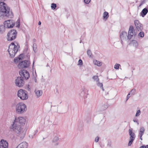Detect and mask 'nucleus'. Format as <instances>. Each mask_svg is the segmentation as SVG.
Wrapping results in <instances>:
<instances>
[{
	"label": "nucleus",
	"mask_w": 148,
	"mask_h": 148,
	"mask_svg": "<svg viewBox=\"0 0 148 148\" xmlns=\"http://www.w3.org/2000/svg\"><path fill=\"white\" fill-rule=\"evenodd\" d=\"M47 66H49V65L48 64H47Z\"/></svg>",
	"instance_id": "680f3d73"
},
{
	"label": "nucleus",
	"mask_w": 148,
	"mask_h": 148,
	"mask_svg": "<svg viewBox=\"0 0 148 148\" xmlns=\"http://www.w3.org/2000/svg\"><path fill=\"white\" fill-rule=\"evenodd\" d=\"M41 22L40 21H39L38 23V25H40L41 24Z\"/></svg>",
	"instance_id": "864d4df0"
},
{
	"label": "nucleus",
	"mask_w": 148,
	"mask_h": 148,
	"mask_svg": "<svg viewBox=\"0 0 148 148\" xmlns=\"http://www.w3.org/2000/svg\"><path fill=\"white\" fill-rule=\"evenodd\" d=\"M129 133L130 135V139H135L136 136L134 133L132 132V129H130L129 130Z\"/></svg>",
	"instance_id": "dca6fc26"
},
{
	"label": "nucleus",
	"mask_w": 148,
	"mask_h": 148,
	"mask_svg": "<svg viewBox=\"0 0 148 148\" xmlns=\"http://www.w3.org/2000/svg\"><path fill=\"white\" fill-rule=\"evenodd\" d=\"M23 56V54H20V55H19V57L15 58L14 59V62L15 63H17V62H18L19 60L22 59V57H20V56H21V57L22 56Z\"/></svg>",
	"instance_id": "412c9836"
},
{
	"label": "nucleus",
	"mask_w": 148,
	"mask_h": 148,
	"mask_svg": "<svg viewBox=\"0 0 148 148\" xmlns=\"http://www.w3.org/2000/svg\"><path fill=\"white\" fill-rule=\"evenodd\" d=\"M84 2L86 4H88L90 2L91 0H84Z\"/></svg>",
	"instance_id": "4c0bfd02"
},
{
	"label": "nucleus",
	"mask_w": 148,
	"mask_h": 148,
	"mask_svg": "<svg viewBox=\"0 0 148 148\" xmlns=\"http://www.w3.org/2000/svg\"><path fill=\"white\" fill-rule=\"evenodd\" d=\"M83 64V62L82 60L79 59L78 61V65H82Z\"/></svg>",
	"instance_id": "e433bc0d"
},
{
	"label": "nucleus",
	"mask_w": 148,
	"mask_h": 148,
	"mask_svg": "<svg viewBox=\"0 0 148 148\" xmlns=\"http://www.w3.org/2000/svg\"><path fill=\"white\" fill-rule=\"evenodd\" d=\"M82 36H81V37L80 38V43H81L82 42Z\"/></svg>",
	"instance_id": "8fccbe9b"
},
{
	"label": "nucleus",
	"mask_w": 148,
	"mask_h": 148,
	"mask_svg": "<svg viewBox=\"0 0 148 148\" xmlns=\"http://www.w3.org/2000/svg\"><path fill=\"white\" fill-rule=\"evenodd\" d=\"M140 110H138L137 111L136 114H135V116H139L140 113Z\"/></svg>",
	"instance_id": "c9c22d12"
},
{
	"label": "nucleus",
	"mask_w": 148,
	"mask_h": 148,
	"mask_svg": "<svg viewBox=\"0 0 148 148\" xmlns=\"http://www.w3.org/2000/svg\"><path fill=\"white\" fill-rule=\"evenodd\" d=\"M19 73L22 77L23 78H24L26 79H28L30 77L29 74V72L25 69L21 70H20Z\"/></svg>",
	"instance_id": "6e6552de"
},
{
	"label": "nucleus",
	"mask_w": 148,
	"mask_h": 148,
	"mask_svg": "<svg viewBox=\"0 0 148 148\" xmlns=\"http://www.w3.org/2000/svg\"><path fill=\"white\" fill-rule=\"evenodd\" d=\"M139 37L141 38H143L144 36V34L143 32H140L138 34Z\"/></svg>",
	"instance_id": "c756f323"
},
{
	"label": "nucleus",
	"mask_w": 148,
	"mask_h": 148,
	"mask_svg": "<svg viewBox=\"0 0 148 148\" xmlns=\"http://www.w3.org/2000/svg\"><path fill=\"white\" fill-rule=\"evenodd\" d=\"M28 145L27 142H23L19 144L16 148H27Z\"/></svg>",
	"instance_id": "2eb2a0df"
},
{
	"label": "nucleus",
	"mask_w": 148,
	"mask_h": 148,
	"mask_svg": "<svg viewBox=\"0 0 148 148\" xmlns=\"http://www.w3.org/2000/svg\"><path fill=\"white\" fill-rule=\"evenodd\" d=\"M92 78L94 81H95L97 82L99 81V78L98 76L97 75L94 76L92 77Z\"/></svg>",
	"instance_id": "a878e982"
},
{
	"label": "nucleus",
	"mask_w": 148,
	"mask_h": 148,
	"mask_svg": "<svg viewBox=\"0 0 148 148\" xmlns=\"http://www.w3.org/2000/svg\"><path fill=\"white\" fill-rule=\"evenodd\" d=\"M86 91H87L84 89V90H83L81 92V94H84L83 97L84 98L87 97V94Z\"/></svg>",
	"instance_id": "b1692460"
},
{
	"label": "nucleus",
	"mask_w": 148,
	"mask_h": 148,
	"mask_svg": "<svg viewBox=\"0 0 148 148\" xmlns=\"http://www.w3.org/2000/svg\"><path fill=\"white\" fill-rule=\"evenodd\" d=\"M99 137L98 136H97L95 139V141L96 142H98L99 140Z\"/></svg>",
	"instance_id": "79ce46f5"
},
{
	"label": "nucleus",
	"mask_w": 148,
	"mask_h": 148,
	"mask_svg": "<svg viewBox=\"0 0 148 148\" xmlns=\"http://www.w3.org/2000/svg\"><path fill=\"white\" fill-rule=\"evenodd\" d=\"M26 105L23 103L20 102L18 103L16 106V111L18 114H22L27 110Z\"/></svg>",
	"instance_id": "39448f33"
},
{
	"label": "nucleus",
	"mask_w": 148,
	"mask_h": 148,
	"mask_svg": "<svg viewBox=\"0 0 148 148\" xmlns=\"http://www.w3.org/2000/svg\"><path fill=\"white\" fill-rule=\"evenodd\" d=\"M109 17V14L107 12H105L103 14V19L106 21Z\"/></svg>",
	"instance_id": "4be33fe9"
},
{
	"label": "nucleus",
	"mask_w": 148,
	"mask_h": 148,
	"mask_svg": "<svg viewBox=\"0 0 148 148\" xmlns=\"http://www.w3.org/2000/svg\"><path fill=\"white\" fill-rule=\"evenodd\" d=\"M30 64L29 61L25 60L22 61L18 64V66L20 68H25L29 67Z\"/></svg>",
	"instance_id": "9d476101"
},
{
	"label": "nucleus",
	"mask_w": 148,
	"mask_h": 148,
	"mask_svg": "<svg viewBox=\"0 0 148 148\" xmlns=\"http://www.w3.org/2000/svg\"><path fill=\"white\" fill-rule=\"evenodd\" d=\"M51 71H52V70H51H51H50L51 72Z\"/></svg>",
	"instance_id": "e2e57ef3"
},
{
	"label": "nucleus",
	"mask_w": 148,
	"mask_h": 148,
	"mask_svg": "<svg viewBox=\"0 0 148 148\" xmlns=\"http://www.w3.org/2000/svg\"><path fill=\"white\" fill-rule=\"evenodd\" d=\"M136 91L135 89L134 88L132 89L131 91L129 93L130 95L131 94L132 95H134Z\"/></svg>",
	"instance_id": "c85d7f7f"
},
{
	"label": "nucleus",
	"mask_w": 148,
	"mask_h": 148,
	"mask_svg": "<svg viewBox=\"0 0 148 148\" xmlns=\"http://www.w3.org/2000/svg\"><path fill=\"white\" fill-rule=\"evenodd\" d=\"M6 4L3 2H0V12L2 16L10 18L13 16V12L10 10V8L5 6Z\"/></svg>",
	"instance_id": "7ed1b4c3"
},
{
	"label": "nucleus",
	"mask_w": 148,
	"mask_h": 148,
	"mask_svg": "<svg viewBox=\"0 0 148 148\" xmlns=\"http://www.w3.org/2000/svg\"><path fill=\"white\" fill-rule=\"evenodd\" d=\"M58 140V137L57 136H55L54 138L52 140V142L53 143H56Z\"/></svg>",
	"instance_id": "bb28decb"
},
{
	"label": "nucleus",
	"mask_w": 148,
	"mask_h": 148,
	"mask_svg": "<svg viewBox=\"0 0 148 148\" xmlns=\"http://www.w3.org/2000/svg\"><path fill=\"white\" fill-rule=\"evenodd\" d=\"M4 24L7 28H12L15 25L13 21L10 20L5 21Z\"/></svg>",
	"instance_id": "9b49d317"
},
{
	"label": "nucleus",
	"mask_w": 148,
	"mask_h": 148,
	"mask_svg": "<svg viewBox=\"0 0 148 148\" xmlns=\"http://www.w3.org/2000/svg\"><path fill=\"white\" fill-rule=\"evenodd\" d=\"M100 146L102 148H103V147H104V145H100Z\"/></svg>",
	"instance_id": "603ef678"
},
{
	"label": "nucleus",
	"mask_w": 148,
	"mask_h": 148,
	"mask_svg": "<svg viewBox=\"0 0 148 148\" xmlns=\"http://www.w3.org/2000/svg\"><path fill=\"white\" fill-rule=\"evenodd\" d=\"M97 86L99 87L103 91H104V90L103 87V84L102 83H100L99 82V81L97 82Z\"/></svg>",
	"instance_id": "393cba45"
},
{
	"label": "nucleus",
	"mask_w": 148,
	"mask_h": 148,
	"mask_svg": "<svg viewBox=\"0 0 148 148\" xmlns=\"http://www.w3.org/2000/svg\"><path fill=\"white\" fill-rule=\"evenodd\" d=\"M130 95V94L128 93L126 97V101H127L130 97V96L129 95Z\"/></svg>",
	"instance_id": "49530a36"
},
{
	"label": "nucleus",
	"mask_w": 148,
	"mask_h": 148,
	"mask_svg": "<svg viewBox=\"0 0 148 148\" xmlns=\"http://www.w3.org/2000/svg\"><path fill=\"white\" fill-rule=\"evenodd\" d=\"M148 0H141V2L143 4L145 3Z\"/></svg>",
	"instance_id": "37998d69"
},
{
	"label": "nucleus",
	"mask_w": 148,
	"mask_h": 148,
	"mask_svg": "<svg viewBox=\"0 0 148 148\" xmlns=\"http://www.w3.org/2000/svg\"><path fill=\"white\" fill-rule=\"evenodd\" d=\"M17 23H18V25L16 26L17 27H19L20 26V22L19 20L18 19L17 20Z\"/></svg>",
	"instance_id": "a19ab883"
},
{
	"label": "nucleus",
	"mask_w": 148,
	"mask_h": 148,
	"mask_svg": "<svg viewBox=\"0 0 148 148\" xmlns=\"http://www.w3.org/2000/svg\"><path fill=\"white\" fill-rule=\"evenodd\" d=\"M143 5V4L142 3H141V2L140 4V5H139V7H140V6H141V5Z\"/></svg>",
	"instance_id": "5fc2aeb1"
},
{
	"label": "nucleus",
	"mask_w": 148,
	"mask_h": 148,
	"mask_svg": "<svg viewBox=\"0 0 148 148\" xmlns=\"http://www.w3.org/2000/svg\"><path fill=\"white\" fill-rule=\"evenodd\" d=\"M8 142L4 140H2L0 141V148H8Z\"/></svg>",
	"instance_id": "4468645a"
},
{
	"label": "nucleus",
	"mask_w": 148,
	"mask_h": 148,
	"mask_svg": "<svg viewBox=\"0 0 148 148\" xmlns=\"http://www.w3.org/2000/svg\"><path fill=\"white\" fill-rule=\"evenodd\" d=\"M111 145V142L110 140H109L108 141V143L107 145L109 147H110Z\"/></svg>",
	"instance_id": "ea45409f"
},
{
	"label": "nucleus",
	"mask_w": 148,
	"mask_h": 148,
	"mask_svg": "<svg viewBox=\"0 0 148 148\" xmlns=\"http://www.w3.org/2000/svg\"><path fill=\"white\" fill-rule=\"evenodd\" d=\"M33 50L36 53L37 51L36 44L35 43H34L33 46Z\"/></svg>",
	"instance_id": "cd10ccee"
},
{
	"label": "nucleus",
	"mask_w": 148,
	"mask_h": 148,
	"mask_svg": "<svg viewBox=\"0 0 148 148\" xmlns=\"http://www.w3.org/2000/svg\"><path fill=\"white\" fill-rule=\"evenodd\" d=\"M34 92L37 97H39L42 94V91L41 90H37L36 89L34 91Z\"/></svg>",
	"instance_id": "a211bd4d"
},
{
	"label": "nucleus",
	"mask_w": 148,
	"mask_h": 148,
	"mask_svg": "<svg viewBox=\"0 0 148 148\" xmlns=\"http://www.w3.org/2000/svg\"><path fill=\"white\" fill-rule=\"evenodd\" d=\"M11 138L12 140L14 139L15 138V137L14 136H13L12 137H11Z\"/></svg>",
	"instance_id": "6e6d98bb"
},
{
	"label": "nucleus",
	"mask_w": 148,
	"mask_h": 148,
	"mask_svg": "<svg viewBox=\"0 0 148 148\" xmlns=\"http://www.w3.org/2000/svg\"><path fill=\"white\" fill-rule=\"evenodd\" d=\"M17 33V32L15 29H12L10 30L7 35V40L12 41L15 39L16 37Z\"/></svg>",
	"instance_id": "423d86ee"
},
{
	"label": "nucleus",
	"mask_w": 148,
	"mask_h": 148,
	"mask_svg": "<svg viewBox=\"0 0 148 148\" xmlns=\"http://www.w3.org/2000/svg\"><path fill=\"white\" fill-rule=\"evenodd\" d=\"M108 106L106 105H104L102 107L101 109L102 110H106Z\"/></svg>",
	"instance_id": "f704fd0d"
},
{
	"label": "nucleus",
	"mask_w": 148,
	"mask_h": 148,
	"mask_svg": "<svg viewBox=\"0 0 148 148\" xmlns=\"http://www.w3.org/2000/svg\"><path fill=\"white\" fill-rule=\"evenodd\" d=\"M14 121H15V122H18V124H20L21 125H24L26 121L25 119L22 117H19L17 119L16 118Z\"/></svg>",
	"instance_id": "ddd939ff"
},
{
	"label": "nucleus",
	"mask_w": 148,
	"mask_h": 148,
	"mask_svg": "<svg viewBox=\"0 0 148 148\" xmlns=\"http://www.w3.org/2000/svg\"><path fill=\"white\" fill-rule=\"evenodd\" d=\"M38 132L37 130H35L34 132V136H35V135Z\"/></svg>",
	"instance_id": "09e8293b"
},
{
	"label": "nucleus",
	"mask_w": 148,
	"mask_h": 148,
	"mask_svg": "<svg viewBox=\"0 0 148 148\" xmlns=\"http://www.w3.org/2000/svg\"><path fill=\"white\" fill-rule=\"evenodd\" d=\"M144 128L143 127H141L140 129V131L139 132H142L144 133Z\"/></svg>",
	"instance_id": "58836bf2"
},
{
	"label": "nucleus",
	"mask_w": 148,
	"mask_h": 148,
	"mask_svg": "<svg viewBox=\"0 0 148 148\" xmlns=\"http://www.w3.org/2000/svg\"><path fill=\"white\" fill-rule=\"evenodd\" d=\"M144 133H143V132H139V135H138L139 136H142L144 134Z\"/></svg>",
	"instance_id": "a18cd8bd"
},
{
	"label": "nucleus",
	"mask_w": 148,
	"mask_h": 148,
	"mask_svg": "<svg viewBox=\"0 0 148 148\" xmlns=\"http://www.w3.org/2000/svg\"><path fill=\"white\" fill-rule=\"evenodd\" d=\"M27 48L25 49V51H27Z\"/></svg>",
	"instance_id": "052dcab7"
},
{
	"label": "nucleus",
	"mask_w": 148,
	"mask_h": 148,
	"mask_svg": "<svg viewBox=\"0 0 148 148\" xmlns=\"http://www.w3.org/2000/svg\"><path fill=\"white\" fill-rule=\"evenodd\" d=\"M130 44L136 48L138 46V43L137 41L135 40H132L130 42Z\"/></svg>",
	"instance_id": "aec40b11"
},
{
	"label": "nucleus",
	"mask_w": 148,
	"mask_h": 148,
	"mask_svg": "<svg viewBox=\"0 0 148 148\" xmlns=\"http://www.w3.org/2000/svg\"><path fill=\"white\" fill-rule=\"evenodd\" d=\"M134 140V139H130L129 141L128 144V146H130L132 144L133 141Z\"/></svg>",
	"instance_id": "2f4dec72"
},
{
	"label": "nucleus",
	"mask_w": 148,
	"mask_h": 148,
	"mask_svg": "<svg viewBox=\"0 0 148 148\" xmlns=\"http://www.w3.org/2000/svg\"><path fill=\"white\" fill-rule=\"evenodd\" d=\"M10 128L15 132L16 136L19 137L20 139H22L24 138L25 132L21 127V125L18 124V122H15V121H14L13 124L10 126Z\"/></svg>",
	"instance_id": "f257e3e1"
},
{
	"label": "nucleus",
	"mask_w": 148,
	"mask_h": 148,
	"mask_svg": "<svg viewBox=\"0 0 148 148\" xmlns=\"http://www.w3.org/2000/svg\"><path fill=\"white\" fill-rule=\"evenodd\" d=\"M19 46L16 45L13 42H12L9 47L8 51L10 58H14L18 51Z\"/></svg>",
	"instance_id": "20e7f679"
},
{
	"label": "nucleus",
	"mask_w": 148,
	"mask_h": 148,
	"mask_svg": "<svg viewBox=\"0 0 148 148\" xmlns=\"http://www.w3.org/2000/svg\"><path fill=\"white\" fill-rule=\"evenodd\" d=\"M5 27H6L4 24L0 25V34H2L5 32Z\"/></svg>",
	"instance_id": "6ab92c4d"
},
{
	"label": "nucleus",
	"mask_w": 148,
	"mask_h": 148,
	"mask_svg": "<svg viewBox=\"0 0 148 148\" xmlns=\"http://www.w3.org/2000/svg\"><path fill=\"white\" fill-rule=\"evenodd\" d=\"M142 137V136H139L141 140H143Z\"/></svg>",
	"instance_id": "4d7b16f0"
},
{
	"label": "nucleus",
	"mask_w": 148,
	"mask_h": 148,
	"mask_svg": "<svg viewBox=\"0 0 148 148\" xmlns=\"http://www.w3.org/2000/svg\"><path fill=\"white\" fill-rule=\"evenodd\" d=\"M58 145V143H56L55 145Z\"/></svg>",
	"instance_id": "bf43d9fd"
},
{
	"label": "nucleus",
	"mask_w": 148,
	"mask_h": 148,
	"mask_svg": "<svg viewBox=\"0 0 148 148\" xmlns=\"http://www.w3.org/2000/svg\"><path fill=\"white\" fill-rule=\"evenodd\" d=\"M136 35V32L133 26H130L128 33V35L125 32H123L120 34V37L121 39V42L122 43L123 40H126L127 38L128 40H130L133 37H135Z\"/></svg>",
	"instance_id": "f03ea898"
},
{
	"label": "nucleus",
	"mask_w": 148,
	"mask_h": 148,
	"mask_svg": "<svg viewBox=\"0 0 148 148\" xmlns=\"http://www.w3.org/2000/svg\"><path fill=\"white\" fill-rule=\"evenodd\" d=\"M148 12V10L146 8H144L140 13V15L144 17Z\"/></svg>",
	"instance_id": "f3484780"
},
{
	"label": "nucleus",
	"mask_w": 148,
	"mask_h": 148,
	"mask_svg": "<svg viewBox=\"0 0 148 148\" xmlns=\"http://www.w3.org/2000/svg\"><path fill=\"white\" fill-rule=\"evenodd\" d=\"M133 121H134V122H135L137 123L138 125L139 124V123H138V120H134V119L133 120Z\"/></svg>",
	"instance_id": "de8ad7c7"
},
{
	"label": "nucleus",
	"mask_w": 148,
	"mask_h": 148,
	"mask_svg": "<svg viewBox=\"0 0 148 148\" xmlns=\"http://www.w3.org/2000/svg\"><path fill=\"white\" fill-rule=\"evenodd\" d=\"M93 63L95 65H97L99 66H101L102 64L101 62L97 60H94Z\"/></svg>",
	"instance_id": "5701e85b"
},
{
	"label": "nucleus",
	"mask_w": 148,
	"mask_h": 148,
	"mask_svg": "<svg viewBox=\"0 0 148 148\" xmlns=\"http://www.w3.org/2000/svg\"><path fill=\"white\" fill-rule=\"evenodd\" d=\"M134 23L136 29L138 31H140L143 29V26L140 21L138 20H136L134 21Z\"/></svg>",
	"instance_id": "f8f14e48"
},
{
	"label": "nucleus",
	"mask_w": 148,
	"mask_h": 148,
	"mask_svg": "<svg viewBox=\"0 0 148 148\" xmlns=\"http://www.w3.org/2000/svg\"><path fill=\"white\" fill-rule=\"evenodd\" d=\"M36 40L35 39H33V41L34 42H36Z\"/></svg>",
	"instance_id": "3c124183"
},
{
	"label": "nucleus",
	"mask_w": 148,
	"mask_h": 148,
	"mask_svg": "<svg viewBox=\"0 0 148 148\" xmlns=\"http://www.w3.org/2000/svg\"><path fill=\"white\" fill-rule=\"evenodd\" d=\"M87 54L89 57H91L92 54L90 50L88 49L87 51Z\"/></svg>",
	"instance_id": "7c9ffc66"
},
{
	"label": "nucleus",
	"mask_w": 148,
	"mask_h": 148,
	"mask_svg": "<svg viewBox=\"0 0 148 148\" xmlns=\"http://www.w3.org/2000/svg\"><path fill=\"white\" fill-rule=\"evenodd\" d=\"M56 8V5L54 3H52L51 4V8L52 9L54 10Z\"/></svg>",
	"instance_id": "473e14b6"
},
{
	"label": "nucleus",
	"mask_w": 148,
	"mask_h": 148,
	"mask_svg": "<svg viewBox=\"0 0 148 148\" xmlns=\"http://www.w3.org/2000/svg\"><path fill=\"white\" fill-rule=\"evenodd\" d=\"M140 148H148V145H147L146 146L144 145H142Z\"/></svg>",
	"instance_id": "c03bdc74"
},
{
	"label": "nucleus",
	"mask_w": 148,
	"mask_h": 148,
	"mask_svg": "<svg viewBox=\"0 0 148 148\" xmlns=\"http://www.w3.org/2000/svg\"><path fill=\"white\" fill-rule=\"evenodd\" d=\"M17 95L22 100H26L28 98L27 92L22 89H21L18 91Z\"/></svg>",
	"instance_id": "0eeeda50"
},
{
	"label": "nucleus",
	"mask_w": 148,
	"mask_h": 148,
	"mask_svg": "<svg viewBox=\"0 0 148 148\" xmlns=\"http://www.w3.org/2000/svg\"><path fill=\"white\" fill-rule=\"evenodd\" d=\"M25 82L22 77H18L15 80L16 85L19 87H22L24 85Z\"/></svg>",
	"instance_id": "1a4fd4ad"
},
{
	"label": "nucleus",
	"mask_w": 148,
	"mask_h": 148,
	"mask_svg": "<svg viewBox=\"0 0 148 148\" xmlns=\"http://www.w3.org/2000/svg\"><path fill=\"white\" fill-rule=\"evenodd\" d=\"M27 90H30V88H29V87H27Z\"/></svg>",
	"instance_id": "13d9d810"
},
{
	"label": "nucleus",
	"mask_w": 148,
	"mask_h": 148,
	"mask_svg": "<svg viewBox=\"0 0 148 148\" xmlns=\"http://www.w3.org/2000/svg\"><path fill=\"white\" fill-rule=\"evenodd\" d=\"M120 66V65L119 64L116 63L114 66V68L116 69H118Z\"/></svg>",
	"instance_id": "72a5a7b5"
}]
</instances>
